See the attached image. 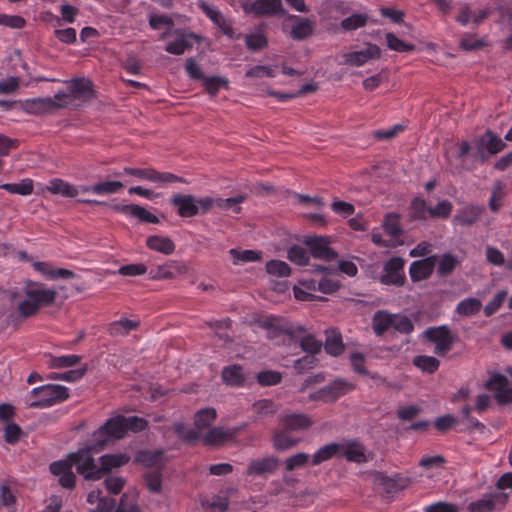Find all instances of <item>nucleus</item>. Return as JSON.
Returning a JSON list of instances; mask_svg holds the SVG:
<instances>
[{
    "label": "nucleus",
    "mask_w": 512,
    "mask_h": 512,
    "mask_svg": "<svg viewBox=\"0 0 512 512\" xmlns=\"http://www.w3.org/2000/svg\"><path fill=\"white\" fill-rule=\"evenodd\" d=\"M310 459L309 454L304 452L296 453L285 460V468L287 471H293L297 468H303Z\"/></svg>",
    "instance_id": "obj_61"
},
{
    "label": "nucleus",
    "mask_w": 512,
    "mask_h": 512,
    "mask_svg": "<svg viewBox=\"0 0 512 512\" xmlns=\"http://www.w3.org/2000/svg\"><path fill=\"white\" fill-rule=\"evenodd\" d=\"M146 426L147 421L144 418L117 415L100 426L92 437L94 442H98L99 448H103L109 441L123 438L129 430L138 432L144 430Z\"/></svg>",
    "instance_id": "obj_3"
},
{
    "label": "nucleus",
    "mask_w": 512,
    "mask_h": 512,
    "mask_svg": "<svg viewBox=\"0 0 512 512\" xmlns=\"http://www.w3.org/2000/svg\"><path fill=\"white\" fill-rule=\"evenodd\" d=\"M68 389L62 385L47 384L33 388L26 397L30 408H48L68 399Z\"/></svg>",
    "instance_id": "obj_4"
},
{
    "label": "nucleus",
    "mask_w": 512,
    "mask_h": 512,
    "mask_svg": "<svg viewBox=\"0 0 512 512\" xmlns=\"http://www.w3.org/2000/svg\"><path fill=\"white\" fill-rule=\"evenodd\" d=\"M217 413L214 408H204L199 410L194 417L195 426L198 429L209 427L216 419Z\"/></svg>",
    "instance_id": "obj_45"
},
{
    "label": "nucleus",
    "mask_w": 512,
    "mask_h": 512,
    "mask_svg": "<svg viewBox=\"0 0 512 512\" xmlns=\"http://www.w3.org/2000/svg\"><path fill=\"white\" fill-rule=\"evenodd\" d=\"M7 299L17 304V312L23 318L36 315L42 307L54 303L57 291L46 288L44 284L27 280L21 287L2 291Z\"/></svg>",
    "instance_id": "obj_2"
},
{
    "label": "nucleus",
    "mask_w": 512,
    "mask_h": 512,
    "mask_svg": "<svg viewBox=\"0 0 512 512\" xmlns=\"http://www.w3.org/2000/svg\"><path fill=\"white\" fill-rule=\"evenodd\" d=\"M146 246L164 255H170L175 251V244L169 238L160 235H151L146 239Z\"/></svg>",
    "instance_id": "obj_30"
},
{
    "label": "nucleus",
    "mask_w": 512,
    "mask_h": 512,
    "mask_svg": "<svg viewBox=\"0 0 512 512\" xmlns=\"http://www.w3.org/2000/svg\"><path fill=\"white\" fill-rule=\"evenodd\" d=\"M325 351L331 356H339L344 351L341 333L335 329L326 331Z\"/></svg>",
    "instance_id": "obj_34"
},
{
    "label": "nucleus",
    "mask_w": 512,
    "mask_h": 512,
    "mask_svg": "<svg viewBox=\"0 0 512 512\" xmlns=\"http://www.w3.org/2000/svg\"><path fill=\"white\" fill-rule=\"evenodd\" d=\"M289 19H297L298 21L291 27L290 36L294 40H304L310 37L315 29V22L308 18L299 19L295 15H290Z\"/></svg>",
    "instance_id": "obj_25"
},
{
    "label": "nucleus",
    "mask_w": 512,
    "mask_h": 512,
    "mask_svg": "<svg viewBox=\"0 0 512 512\" xmlns=\"http://www.w3.org/2000/svg\"><path fill=\"white\" fill-rule=\"evenodd\" d=\"M170 202L177 209L180 217L190 218L198 215L194 195L177 193L171 197Z\"/></svg>",
    "instance_id": "obj_17"
},
{
    "label": "nucleus",
    "mask_w": 512,
    "mask_h": 512,
    "mask_svg": "<svg viewBox=\"0 0 512 512\" xmlns=\"http://www.w3.org/2000/svg\"><path fill=\"white\" fill-rule=\"evenodd\" d=\"M199 7L202 12L229 38H233L234 31L231 22L227 20L222 12L215 6L201 1Z\"/></svg>",
    "instance_id": "obj_16"
},
{
    "label": "nucleus",
    "mask_w": 512,
    "mask_h": 512,
    "mask_svg": "<svg viewBox=\"0 0 512 512\" xmlns=\"http://www.w3.org/2000/svg\"><path fill=\"white\" fill-rule=\"evenodd\" d=\"M148 182L155 183L159 186H164L175 182L187 183V181L182 177H179L171 172H160L154 168L150 169Z\"/></svg>",
    "instance_id": "obj_39"
},
{
    "label": "nucleus",
    "mask_w": 512,
    "mask_h": 512,
    "mask_svg": "<svg viewBox=\"0 0 512 512\" xmlns=\"http://www.w3.org/2000/svg\"><path fill=\"white\" fill-rule=\"evenodd\" d=\"M381 483L387 493H395L406 488L409 485L410 480L407 477L397 474L393 477H384Z\"/></svg>",
    "instance_id": "obj_40"
},
{
    "label": "nucleus",
    "mask_w": 512,
    "mask_h": 512,
    "mask_svg": "<svg viewBox=\"0 0 512 512\" xmlns=\"http://www.w3.org/2000/svg\"><path fill=\"white\" fill-rule=\"evenodd\" d=\"M404 259L393 257L389 259L383 268L381 282L385 285L402 286L405 283Z\"/></svg>",
    "instance_id": "obj_9"
},
{
    "label": "nucleus",
    "mask_w": 512,
    "mask_h": 512,
    "mask_svg": "<svg viewBox=\"0 0 512 512\" xmlns=\"http://www.w3.org/2000/svg\"><path fill=\"white\" fill-rule=\"evenodd\" d=\"M221 377L223 382L230 386L239 387L242 386L245 381L243 369L240 365L237 364L224 367L221 373Z\"/></svg>",
    "instance_id": "obj_36"
},
{
    "label": "nucleus",
    "mask_w": 512,
    "mask_h": 512,
    "mask_svg": "<svg viewBox=\"0 0 512 512\" xmlns=\"http://www.w3.org/2000/svg\"><path fill=\"white\" fill-rule=\"evenodd\" d=\"M317 282L318 280L316 279L300 280L293 288L295 298L300 301H312L318 299V297L314 295V292L318 291Z\"/></svg>",
    "instance_id": "obj_28"
},
{
    "label": "nucleus",
    "mask_w": 512,
    "mask_h": 512,
    "mask_svg": "<svg viewBox=\"0 0 512 512\" xmlns=\"http://www.w3.org/2000/svg\"><path fill=\"white\" fill-rule=\"evenodd\" d=\"M313 272H318L323 275L317 282V289L319 292L323 294H331L339 289L340 283L335 278L337 274L336 270L318 265L313 267Z\"/></svg>",
    "instance_id": "obj_19"
},
{
    "label": "nucleus",
    "mask_w": 512,
    "mask_h": 512,
    "mask_svg": "<svg viewBox=\"0 0 512 512\" xmlns=\"http://www.w3.org/2000/svg\"><path fill=\"white\" fill-rule=\"evenodd\" d=\"M483 211L484 207L479 205L466 206L454 217L453 222L455 225L471 226L479 220Z\"/></svg>",
    "instance_id": "obj_27"
},
{
    "label": "nucleus",
    "mask_w": 512,
    "mask_h": 512,
    "mask_svg": "<svg viewBox=\"0 0 512 512\" xmlns=\"http://www.w3.org/2000/svg\"><path fill=\"white\" fill-rule=\"evenodd\" d=\"M81 357L78 355H64L58 357H51L48 365L50 368H66L78 364Z\"/></svg>",
    "instance_id": "obj_58"
},
{
    "label": "nucleus",
    "mask_w": 512,
    "mask_h": 512,
    "mask_svg": "<svg viewBox=\"0 0 512 512\" xmlns=\"http://www.w3.org/2000/svg\"><path fill=\"white\" fill-rule=\"evenodd\" d=\"M87 371V368L81 367L77 369H72L63 373H50L48 378L53 380H62L66 382H75L81 379Z\"/></svg>",
    "instance_id": "obj_56"
},
{
    "label": "nucleus",
    "mask_w": 512,
    "mask_h": 512,
    "mask_svg": "<svg viewBox=\"0 0 512 512\" xmlns=\"http://www.w3.org/2000/svg\"><path fill=\"white\" fill-rule=\"evenodd\" d=\"M245 197L242 195L231 197V198H220L218 197L217 208L222 211H232L234 213H240V204L244 202Z\"/></svg>",
    "instance_id": "obj_55"
},
{
    "label": "nucleus",
    "mask_w": 512,
    "mask_h": 512,
    "mask_svg": "<svg viewBox=\"0 0 512 512\" xmlns=\"http://www.w3.org/2000/svg\"><path fill=\"white\" fill-rule=\"evenodd\" d=\"M241 6L246 14L255 17H271L286 13L281 0H244Z\"/></svg>",
    "instance_id": "obj_6"
},
{
    "label": "nucleus",
    "mask_w": 512,
    "mask_h": 512,
    "mask_svg": "<svg viewBox=\"0 0 512 512\" xmlns=\"http://www.w3.org/2000/svg\"><path fill=\"white\" fill-rule=\"evenodd\" d=\"M482 307L481 301L476 298H467L459 302L456 312L464 316H472L477 314Z\"/></svg>",
    "instance_id": "obj_48"
},
{
    "label": "nucleus",
    "mask_w": 512,
    "mask_h": 512,
    "mask_svg": "<svg viewBox=\"0 0 512 512\" xmlns=\"http://www.w3.org/2000/svg\"><path fill=\"white\" fill-rule=\"evenodd\" d=\"M381 56L380 48L373 43H366V48L359 51H353L343 54V64L360 67L372 59H378Z\"/></svg>",
    "instance_id": "obj_13"
},
{
    "label": "nucleus",
    "mask_w": 512,
    "mask_h": 512,
    "mask_svg": "<svg viewBox=\"0 0 512 512\" xmlns=\"http://www.w3.org/2000/svg\"><path fill=\"white\" fill-rule=\"evenodd\" d=\"M203 85L211 96H215L221 87H226L228 85V81L225 78L218 76L204 77Z\"/></svg>",
    "instance_id": "obj_59"
},
{
    "label": "nucleus",
    "mask_w": 512,
    "mask_h": 512,
    "mask_svg": "<svg viewBox=\"0 0 512 512\" xmlns=\"http://www.w3.org/2000/svg\"><path fill=\"white\" fill-rule=\"evenodd\" d=\"M385 38H386L387 47L390 50H393L396 52H410L415 49V45L402 41L392 32L386 33Z\"/></svg>",
    "instance_id": "obj_52"
},
{
    "label": "nucleus",
    "mask_w": 512,
    "mask_h": 512,
    "mask_svg": "<svg viewBox=\"0 0 512 512\" xmlns=\"http://www.w3.org/2000/svg\"><path fill=\"white\" fill-rule=\"evenodd\" d=\"M488 390L495 392V399L499 404L512 403V386L509 380L502 374H494L485 383Z\"/></svg>",
    "instance_id": "obj_11"
},
{
    "label": "nucleus",
    "mask_w": 512,
    "mask_h": 512,
    "mask_svg": "<svg viewBox=\"0 0 512 512\" xmlns=\"http://www.w3.org/2000/svg\"><path fill=\"white\" fill-rule=\"evenodd\" d=\"M410 215L415 220L446 217L448 215V202L443 200L432 207L424 199L417 197L411 202Z\"/></svg>",
    "instance_id": "obj_7"
},
{
    "label": "nucleus",
    "mask_w": 512,
    "mask_h": 512,
    "mask_svg": "<svg viewBox=\"0 0 512 512\" xmlns=\"http://www.w3.org/2000/svg\"><path fill=\"white\" fill-rule=\"evenodd\" d=\"M278 465V459L275 457H265L252 460L249 463L246 474L250 476H265L273 473Z\"/></svg>",
    "instance_id": "obj_22"
},
{
    "label": "nucleus",
    "mask_w": 512,
    "mask_h": 512,
    "mask_svg": "<svg viewBox=\"0 0 512 512\" xmlns=\"http://www.w3.org/2000/svg\"><path fill=\"white\" fill-rule=\"evenodd\" d=\"M46 190L55 195L74 198L79 194V189L68 182L55 178L48 182Z\"/></svg>",
    "instance_id": "obj_31"
},
{
    "label": "nucleus",
    "mask_w": 512,
    "mask_h": 512,
    "mask_svg": "<svg viewBox=\"0 0 512 512\" xmlns=\"http://www.w3.org/2000/svg\"><path fill=\"white\" fill-rule=\"evenodd\" d=\"M187 267L182 262L169 261L163 265L157 266L155 269L149 271V279L162 280L173 279L177 275L185 274Z\"/></svg>",
    "instance_id": "obj_18"
},
{
    "label": "nucleus",
    "mask_w": 512,
    "mask_h": 512,
    "mask_svg": "<svg viewBox=\"0 0 512 512\" xmlns=\"http://www.w3.org/2000/svg\"><path fill=\"white\" fill-rule=\"evenodd\" d=\"M121 188H123V183L120 181H103L92 185V193L108 195L118 192Z\"/></svg>",
    "instance_id": "obj_51"
},
{
    "label": "nucleus",
    "mask_w": 512,
    "mask_h": 512,
    "mask_svg": "<svg viewBox=\"0 0 512 512\" xmlns=\"http://www.w3.org/2000/svg\"><path fill=\"white\" fill-rule=\"evenodd\" d=\"M87 501L91 504H97L95 510L92 512H112L115 501L114 499L101 497L100 490H93L88 494ZM115 512H141L140 508L136 505H127L124 502V497Z\"/></svg>",
    "instance_id": "obj_8"
},
{
    "label": "nucleus",
    "mask_w": 512,
    "mask_h": 512,
    "mask_svg": "<svg viewBox=\"0 0 512 512\" xmlns=\"http://www.w3.org/2000/svg\"><path fill=\"white\" fill-rule=\"evenodd\" d=\"M0 188L12 194L27 196L33 192V181L31 179H23L19 183L2 184Z\"/></svg>",
    "instance_id": "obj_43"
},
{
    "label": "nucleus",
    "mask_w": 512,
    "mask_h": 512,
    "mask_svg": "<svg viewBox=\"0 0 512 512\" xmlns=\"http://www.w3.org/2000/svg\"><path fill=\"white\" fill-rule=\"evenodd\" d=\"M239 430V427H234L230 429H225L223 427H214L205 434L203 441L205 444L211 446L221 445L227 440L233 438L239 432Z\"/></svg>",
    "instance_id": "obj_23"
},
{
    "label": "nucleus",
    "mask_w": 512,
    "mask_h": 512,
    "mask_svg": "<svg viewBox=\"0 0 512 512\" xmlns=\"http://www.w3.org/2000/svg\"><path fill=\"white\" fill-rule=\"evenodd\" d=\"M505 147V142L491 130H486L479 143V148L481 150L485 149L492 155L501 152Z\"/></svg>",
    "instance_id": "obj_32"
},
{
    "label": "nucleus",
    "mask_w": 512,
    "mask_h": 512,
    "mask_svg": "<svg viewBox=\"0 0 512 512\" xmlns=\"http://www.w3.org/2000/svg\"><path fill=\"white\" fill-rule=\"evenodd\" d=\"M102 449L99 448L98 442H94L91 446L70 454L66 459L51 463L50 472L59 478V484L66 489H73L75 486L76 476L72 471L73 465L86 480H99L101 473L93 455Z\"/></svg>",
    "instance_id": "obj_1"
},
{
    "label": "nucleus",
    "mask_w": 512,
    "mask_h": 512,
    "mask_svg": "<svg viewBox=\"0 0 512 512\" xmlns=\"http://www.w3.org/2000/svg\"><path fill=\"white\" fill-rule=\"evenodd\" d=\"M24 112L32 115H41L54 109L64 108L71 104L68 93L59 91L54 97L33 98L20 101Z\"/></svg>",
    "instance_id": "obj_5"
},
{
    "label": "nucleus",
    "mask_w": 512,
    "mask_h": 512,
    "mask_svg": "<svg viewBox=\"0 0 512 512\" xmlns=\"http://www.w3.org/2000/svg\"><path fill=\"white\" fill-rule=\"evenodd\" d=\"M298 442V439L287 435L284 431H276L273 436V445L278 451L288 450L296 446Z\"/></svg>",
    "instance_id": "obj_49"
},
{
    "label": "nucleus",
    "mask_w": 512,
    "mask_h": 512,
    "mask_svg": "<svg viewBox=\"0 0 512 512\" xmlns=\"http://www.w3.org/2000/svg\"><path fill=\"white\" fill-rule=\"evenodd\" d=\"M503 184L501 182H497L491 192V196L489 199V209L493 213H497L502 207V198H503Z\"/></svg>",
    "instance_id": "obj_60"
},
{
    "label": "nucleus",
    "mask_w": 512,
    "mask_h": 512,
    "mask_svg": "<svg viewBox=\"0 0 512 512\" xmlns=\"http://www.w3.org/2000/svg\"><path fill=\"white\" fill-rule=\"evenodd\" d=\"M70 92L68 94L73 98H89L92 95V83L85 78H76L70 81Z\"/></svg>",
    "instance_id": "obj_37"
},
{
    "label": "nucleus",
    "mask_w": 512,
    "mask_h": 512,
    "mask_svg": "<svg viewBox=\"0 0 512 512\" xmlns=\"http://www.w3.org/2000/svg\"><path fill=\"white\" fill-rule=\"evenodd\" d=\"M328 402L335 401L340 396L354 389V385L344 379H336L324 387Z\"/></svg>",
    "instance_id": "obj_33"
},
{
    "label": "nucleus",
    "mask_w": 512,
    "mask_h": 512,
    "mask_svg": "<svg viewBox=\"0 0 512 512\" xmlns=\"http://www.w3.org/2000/svg\"><path fill=\"white\" fill-rule=\"evenodd\" d=\"M392 315L387 311H377L372 318V328L377 336L383 335L392 328Z\"/></svg>",
    "instance_id": "obj_38"
},
{
    "label": "nucleus",
    "mask_w": 512,
    "mask_h": 512,
    "mask_svg": "<svg viewBox=\"0 0 512 512\" xmlns=\"http://www.w3.org/2000/svg\"><path fill=\"white\" fill-rule=\"evenodd\" d=\"M253 409L260 415H273L279 410V407L270 399H261L253 404Z\"/></svg>",
    "instance_id": "obj_64"
},
{
    "label": "nucleus",
    "mask_w": 512,
    "mask_h": 512,
    "mask_svg": "<svg viewBox=\"0 0 512 512\" xmlns=\"http://www.w3.org/2000/svg\"><path fill=\"white\" fill-rule=\"evenodd\" d=\"M287 258L296 265L304 266L309 262L310 253L306 248L294 245L287 251Z\"/></svg>",
    "instance_id": "obj_47"
},
{
    "label": "nucleus",
    "mask_w": 512,
    "mask_h": 512,
    "mask_svg": "<svg viewBox=\"0 0 512 512\" xmlns=\"http://www.w3.org/2000/svg\"><path fill=\"white\" fill-rule=\"evenodd\" d=\"M139 325L138 321L129 319H120L109 325V333L113 336L127 335L130 331L136 329Z\"/></svg>",
    "instance_id": "obj_41"
},
{
    "label": "nucleus",
    "mask_w": 512,
    "mask_h": 512,
    "mask_svg": "<svg viewBox=\"0 0 512 512\" xmlns=\"http://www.w3.org/2000/svg\"><path fill=\"white\" fill-rule=\"evenodd\" d=\"M304 243L310 249V256L316 259L331 261L337 258V253L329 247L330 242L328 237H306Z\"/></svg>",
    "instance_id": "obj_12"
},
{
    "label": "nucleus",
    "mask_w": 512,
    "mask_h": 512,
    "mask_svg": "<svg viewBox=\"0 0 512 512\" xmlns=\"http://www.w3.org/2000/svg\"><path fill=\"white\" fill-rule=\"evenodd\" d=\"M438 259L436 256L426 257L411 263L409 274L413 282L427 279L432 274Z\"/></svg>",
    "instance_id": "obj_20"
},
{
    "label": "nucleus",
    "mask_w": 512,
    "mask_h": 512,
    "mask_svg": "<svg viewBox=\"0 0 512 512\" xmlns=\"http://www.w3.org/2000/svg\"><path fill=\"white\" fill-rule=\"evenodd\" d=\"M423 336L436 343L435 352L438 354L448 348V327L446 325L430 327L423 332Z\"/></svg>",
    "instance_id": "obj_24"
},
{
    "label": "nucleus",
    "mask_w": 512,
    "mask_h": 512,
    "mask_svg": "<svg viewBox=\"0 0 512 512\" xmlns=\"http://www.w3.org/2000/svg\"><path fill=\"white\" fill-rule=\"evenodd\" d=\"M300 347L304 352L308 353V355L315 356V354L320 352L322 343L314 336L306 335L301 338Z\"/></svg>",
    "instance_id": "obj_62"
},
{
    "label": "nucleus",
    "mask_w": 512,
    "mask_h": 512,
    "mask_svg": "<svg viewBox=\"0 0 512 512\" xmlns=\"http://www.w3.org/2000/svg\"><path fill=\"white\" fill-rule=\"evenodd\" d=\"M413 365L424 373L432 374L439 368V361L433 356L418 355L414 357Z\"/></svg>",
    "instance_id": "obj_44"
},
{
    "label": "nucleus",
    "mask_w": 512,
    "mask_h": 512,
    "mask_svg": "<svg viewBox=\"0 0 512 512\" xmlns=\"http://www.w3.org/2000/svg\"><path fill=\"white\" fill-rule=\"evenodd\" d=\"M508 501V494L497 492L486 494L481 499L471 502L468 505V512H494L501 510Z\"/></svg>",
    "instance_id": "obj_10"
},
{
    "label": "nucleus",
    "mask_w": 512,
    "mask_h": 512,
    "mask_svg": "<svg viewBox=\"0 0 512 512\" xmlns=\"http://www.w3.org/2000/svg\"><path fill=\"white\" fill-rule=\"evenodd\" d=\"M130 457L125 453H117V454H106L99 458V470L101 473V477L103 474L112 471L113 469L119 468L126 463H128Z\"/></svg>",
    "instance_id": "obj_29"
},
{
    "label": "nucleus",
    "mask_w": 512,
    "mask_h": 512,
    "mask_svg": "<svg viewBox=\"0 0 512 512\" xmlns=\"http://www.w3.org/2000/svg\"><path fill=\"white\" fill-rule=\"evenodd\" d=\"M191 38L192 35L181 36L173 42L168 43L165 47V50L170 54L182 55L187 50H190L192 48L193 44L190 40Z\"/></svg>",
    "instance_id": "obj_42"
},
{
    "label": "nucleus",
    "mask_w": 512,
    "mask_h": 512,
    "mask_svg": "<svg viewBox=\"0 0 512 512\" xmlns=\"http://www.w3.org/2000/svg\"><path fill=\"white\" fill-rule=\"evenodd\" d=\"M260 325L262 328L268 330H271L272 328L282 330L287 333V336L293 338L295 337L297 332L304 331V328L301 326L294 327L291 324H289L287 321L274 317V316H268L265 317L260 321Z\"/></svg>",
    "instance_id": "obj_26"
},
{
    "label": "nucleus",
    "mask_w": 512,
    "mask_h": 512,
    "mask_svg": "<svg viewBox=\"0 0 512 512\" xmlns=\"http://www.w3.org/2000/svg\"><path fill=\"white\" fill-rule=\"evenodd\" d=\"M174 430L180 438L189 443H193L200 438V435L197 431L188 427L184 423H175Z\"/></svg>",
    "instance_id": "obj_63"
},
{
    "label": "nucleus",
    "mask_w": 512,
    "mask_h": 512,
    "mask_svg": "<svg viewBox=\"0 0 512 512\" xmlns=\"http://www.w3.org/2000/svg\"><path fill=\"white\" fill-rule=\"evenodd\" d=\"M339 458L343 457L349 462L357 464L366 463V449L364 445L357 440H343L338 442Z\"/></svg>",
    "instance_id": "obj_14"
},
{
    "label": "nucleus",
    "mask_w": 512,
    "mask_h": 512,
    "mask_svg": "<svg viewBox=\"0 0 512 512\" xmlns=\"http://www.w3.org/2000/svg\"><path fill=\"white\" fill-rule=\"evenodd\" d=\"M162 451H142L139 453L137 460L148 467H157L162 465Z\"/></svg>",
    "instance_id": "obj_54"
},
{
    "label": "nucleus",
    "mask_w": 512,
    "mask_h": 512,
    "mask_svg": "<svg viewBox=\"0 0 512 512\" xmlns=\"http://www.w3.org/2000/svg\"><path fill=\"white\" fill-rule=\"evenodd\" d=\"M367 22L368 16L366 14L355 13L344 18L340 25L344 31H354L366 26Z\"/></svg>",
    "instance_id": "obj_46"
},
{
    "label": "nucleus",
    "mask_w": 512,
    "mask_h": 512,
    "mask_svg": "<svg viewBox=\"0 0 512 512\" xmlns=\"http://www.w3.org/2000/svg\"><path fill=\"white\" fill-rule=\"evenodd\" d=\"M112 209L127 217L137 218L140 222L159 223V218L144 207L137 204H115Z\"/></svg>",
    "instance_id": "obj_15"
},
{
    "label": "nucleus",
    "mask_w": 512,
    "mask_h": 512,
    "mask_svg": "<svg viewBox=\"0 0 512 512\" xmlns=\"http://www.w3.org/2000/svg\"><path fill=\"white\" fill-rule=\"evenodd\" d=\"M334 457L339 458V447L338 442H331L315 451L312 455V464L317 466L323 462L329 461Z\"/></svg>",
    "instance_id": "obj_35"
},
{
    "label": "nucleus",
    "mask_w": 512,
    "mask_h": 512,
    "mask_svg": "<svg viewBox=\"0 0 512 512\" xmlns=\"http://www.w3.org/2000/svg\"><path fill=\"white\" fill-rule=\"evenodd\" d=\"M392 329L401 334H410L414 330V325L411 319L404 314L392 315Z\"/></svg>",
    "instance_id": "obj_50"
},
{
    "label": "nucleus",
    "mask_w": 512,
    "mask_h": 512,
    "mask_svg": "<svg viewBox=\"0 0 512 512\" xmlns=\"http://www.w3.org/2000/svg\"><path fill=\"white\" fill-rule=\"evenodd\" d=\"M266 271L268 274L277 277H287L291 273L289 265L281 260H270L266 263Z\"/></svg>",
    "instance_id": "obj_53"
},
{
    "label": "nucleus",
    "mask_w": 512,
    "mask_h": 512,
    "mask_svg": "<svg viewBox=\"0 0 512 512\" xmlns=\"http://www.w3.org/2000/svg\"><path fill=\"white\" fill-rule=\"evenodd\" d=\"M383 227L385 232L393 238H396L402 234L399 216L397 214L390 213L386 215L383 222Z\"/></svg>",
    "instance_id": "obj_57"
},
{
    "label": "nucleus",
    "mask_w": 512,
    "mask_h": 512,
    "mask_svg": "<svg viewBox=\"0 0 512 512\" xmlns=\"http://www.w3.org/2000/svg\"><path fill=\"white\" fill-rule=\"evenodd\" d=\"M280 423L287 431H306L313 425V420L303 413H291L280 418Z\"/></svg>",
    "instance_id": "obj_21"
}]
</instances>
